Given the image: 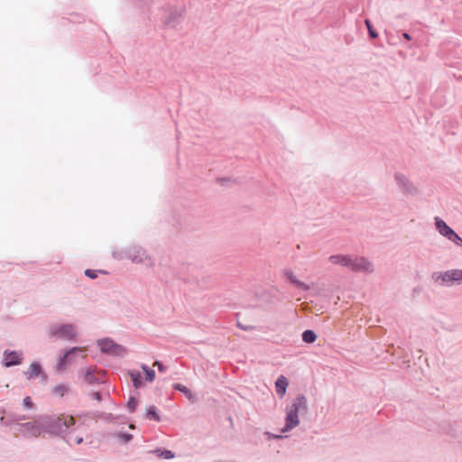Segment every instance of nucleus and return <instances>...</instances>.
<instances>
[{"label":"nucleus","mask_w":462,"mask_h":462,"mask_svg":"<svg viewBox=\"0 0 462 462\" xmlns=\"http://www.w3.org/2000/svg\"><path fill=\"white\" fill-rule=\"evenodd\" d=\"M26 432L32 437H39L42 432H45L43 426V418L41 421H32L23 424V426Z\"/></svg>","instance_id":"7"},{"label":"nucleus","mask_w":462,"mask_h":462,"mask_svg":"<svg viewBox=\"0 0 462 462\" xmlns=\"http://www.w3.org/2000/svg\"><path fill=\"white\" fill-rule=\"evenodd\" d=\"M25 420V417H24V416H23V417H21V418L16 419L15 420H16V421H18V420Z\"/></svg>","instance_id":"33"},{"label":"nucleus","mask_w":462,"mask_h":462,"mask_svg":"<svg viewBox=\"0 0 462 462\" xmlns=\"http://www.w3.org/2000/svg\"><path fill=\"white\" fill-rule=\"evenodd\" d=\"M138 401L135 398H131L127 403V406L131 411H134L137 407Z\"/></svg>","instance_id":"25"},{"label":"nucleus","mask_w":462,"mask_h":462,"mask_svg":"<svg viewBox=\"0 0 462 462\" xmlns=\"http://www.w3.org/2000/svg\"><path fill=\"white\" fill-rule=\"evenodd\" d=\"M287 386L288 381L286 377L283 375L279 376L275 383L277 394L282 397L286 393Z\"/></svg>","instance_id":"12"},{"label":"nucleus","mask_w":462,"mask_h":462,"mask_svg":"<svg viewBox=\"0 0 462 462\" xmlns=\"http://www.w3.org/2000/svg\"><path fill=\"white\" fill-rule=\"evenodd\" d=\"M41 365L37 363H32L28 370L25 372L26 376L31 379L37 377L41 374Z\"/></svg>","instance_id":"13"},{"label":"nucleus","mask_w":462,"mask_h":462,"mask_svg":"<svg viewBox=\"0 0 462 462\" xmlns=\"http://www.w3.org/2000/svg\"><path fill=\"white\" fill-rule=\"evenodd\" d=\"M21 363V354L15 351L5 352V366L19 365Z\"/></svg>","instance_id":"9"},{"label":"nucleus","mask_w":462,"mask_h":462,"mask_svg":"<svg viewBox=\"0 0 462 462\" xmlns=\"http://www.w3.org/2000/svg\"><path fill=\"white\" fill-rule=\"evenodd\" d=\"M435 282L441 285H450L452 282H462V270H451L433 275Z\"/></svg>","instance_id":"4"},{"label":"nucleus","mask_w":462,"mask_h":462,"mask_svg":"<svg viewBox=\"0 0 462 462\" xmlns=\"http://www.w3.org/2000/svg\"><path fill=\"white\" fill-rule=\"evenodd\" d=\"M396 179L398 180V181L400 183H402V184H404V182L406 180L404 177H401V176H397Z\"/></svg>","instance_id":"29"},{"label":"nucleus","mask_w":462,"mask_h":462,"mask_svg":"<svg viewBox=\"0 0 462 462\" xmlns=\"http://www.w3.org/2000/svg\"><path fill=\"white\" fill-rule=\"evenodd\" d=\"M306 409V399L304 396H298L293 402L287 407L286 425L282 431L290 430L299 425V411Z\"/></svg>","instance_id":"3"},{"label":"nucleus","mask_w":462,"mask_h":462,"mask_svg":"<svg viewBox=\"0 0 462 462\" xmlns=\"http://www.w3.org/2000/svg\"><path fill=\"white\" fill-rule=\"evenodd\" d=\"M448 239L454 242L457 245L462 246V238L455 232L448 237Z\"/></svg>","instance_id":"23"},{"label":"nucleus","mask_w":462,"mask_h":462,"mask_svg":"<svg viewBox=\"0 0 462 462\" xmlns=\"http://www.w3.org/2000/svg\"><path fill=\"white\" fill-rule=\"evenodd\" d=\"M316 338L317 336L312 330H305L302 333V340L306 343H313Z\"/></svg>","instance_id":"15"},{"label":"nucleus","mask_w":462,"mask_h":462,"mask_svg":"<svg viewBox=\"0 0 462 462\" xmlns=\"http://www.w3.org/2000/svg\"><path fill=\"white\" fill-rule=\"evenodd\" d=\"M83 349L79 347H73L69 351H68L59 361L58 367L60 370H63L67 367V365L71 363L73 356L76 353L82 352Z\"/></svg>","instance_id":"8"},{"label":"nucleus","mask_w":462,"mask_h":462,"mask_svg":"<svg viewBox=\"0 0 462 462\" xmlns=\"http://www.w3.org/2000/svg\"><path fill=\"white\" fill-rule=\"evenodd\" d=\"M365 23L366 25V28L368 30V32H369V35L372 37V38H377L378 34L377 32L374 30L372 24H371V22L369 20H365Z\"/></svg>","instance_id":"20"},{"label":"nucleus","mask_w":462,"mask_h":462,"mask_svg":"<svg viewBox=\"0 0 462 462\" xmlns=\"http://www.w3.org/2000/svg\"><path fill=\"white\" fill-rule=\"evenodd\" d=\"M147 417L155 420H160V417L157 413L156 407L152 406L147 411Z\"/></svg>","instance_id":"19"},{"label":"nucleus","mask_w":462,"mask_h":462,"mask_svg":"<svg viewBox=\"0 0 462 462\" xmlns=\"http://www.w3.org/2000/svg\"><path fill=\"white\" fill-rule=\"evenodd\" d=\"M69 391V388L65 384H57L52 387L51 393L55 396L63 397Z\"/></svg>","instance_id":"14"},{"label":"nucleus","mask_w":462,"mask_h":462,"mask_svg":"<svg viewBox=\"0 0 462 462\" xmlns=\"http://www.w3.org/2000/svg\"><path fill=\"white\" fill-rule=\"evenodd\" d=\"M153 366H157L160 372L165 371V366L162 363H160L159 361H155L153 363Z\"/></svg>","instance_id":"27"},{"label":"nucleus","mask_w":462,"mask_h":462,"mask_svg":"<svg viewBox=\"0 0 462 462\" xmlns=\"http://www.w3.org/2000/svg\"><path fill=\"white\" fill-rule=\"evenodd\" d=\"M155 452L159 454V457H163L165 459L172 458L174 457L173 453L170 450H156Z\"/></svg>","instance_id":"21"},{"label":"nucleus","mask_w":462,"mask_h":462,"mask_svg":"<svg viewBox=\"0 0 462 462\" xmlns=\"http://www.w3.org/2000/svg\"><path fill=\"white\" fill-rule=\"evenodd\" d=\"M85 274H86L88 277L91 278V279H95V278H97V271H95V270L88 269V270H86V271H85Z\"/></svg>","instance_id":"26"},{"label":"nucleus","mask_w":462,"mask_h":462,"mask_svg":"<svg viewBox=\"0 0 462 462\" xmlns=\"http://www.w3.org/2000/svg\"><path fill=\"white\" fill-rule=\"evenodd\" d=\"M329 262L334 264L346 266L354 272H372V263L363 257H352L351 255L336 254L329 257Z\"/></svg>","instance_id":"2"},{"label":"nucleus","mask_w":462,"mask_h":462,"mask_svg":"<svg viewBox=\"0 0 462 462\" xmlns=\"http://www.w3.org/2000/svg\"><path fill=\"white\" fill-rule=\"evenodd\" d=\"M284 275L289 280V282L295 285L296 287L302 289L304 291L310 290V286L307 285L305 282L299 281L292 272L287 271L284 273Z\"/></svg>","instance_id":"11"},{"label":"nucleus","mask_w":462,"mask_h":462,"mask_svg":"<svg viewBox=\"0 0 462 462\" xmlns=\"http://www.w3.org/2000/svg\"><path fill=\"white\" fill-rule=\"evenodd\" d=\"M403 37H404V39H406V40H408V41H410V40H411V35H410L409 33H407V32H404V33H403Z\"/></svg>","instance_id":"31"},{"label":"nucleus","mask_w":462,"mask_h":462,"mask_svg":"<svg viewBox=\"0 0 462 462\" xmlns=\"http://www.w3.org/2000/svg\"><path fill=\"white\" fill-rule=\"evenodd\" d=\"M175 389L182 392L187 398H189V399H192L193 398V395H192L191 392L186 386L181 385V384L179 383V384L175 385Z\"/></svg>","instance_id":"18"},{"label":"nucleus","mask_w":462,"mask_h":462,"mask_svg":"<svg viewBox=\"0 0 462 462\" xmlns=\"http://www.w3.org/2000/svg\"><path fill=\"white\" fill-rule=\"evenodd\" d=\"M436 226L439 232L444 236H446L448 239L455 232L443 220H441L439 217H436Z\"/></svg>","instance_id":"10"},{"label":"nucleus","mask_w":462,"mask_h":462,"mask_svg":"<svg viewBox=\"0 0 462 462\" xmlns=\"http://www.w3.org/2000/svg\"><path fill=\"white\" fill-rule=\"evenodd\" d=\"M82 440H83V439H82V438H79V439H78L76 440V443H77V444H80V443L82 442Z\"/></svg>","instance_id":"32"},{"label":"nucleus","mask_w":462,"mask_h":462,"mask_svg":"<svg viewBox=\"0 0 462 462\" xmlns=\"http://www.w3.org/2000/svg\"><path fill=\"white\" fill-rule=\"evenodd\" d=\"M130 376L134 387L139 388L142 385L141 374L138 371L130 372Z\"/></svg>","instance_id":"16"},{"label":"nucleus","mask_w":462,"mask_h":462,"mask_svg":"<svg viewBox=\"0 0 462 462\" xmlns=\"http://www.w3.org/2000/svg\"><path fill=\"white\" fill-rule=\"evenodd\" d=\"M23 407H24L25 409H28V410L32 409V408H33V406H34V404H33V402H32V401L31 397H29V396H27V397H25V398L23 399Z\"/></svg>","instance_id":"24"},{"label":"nucleus","mask_w":462,"mask_h":462,"mask_svg":"<svg viewBox=\"0 0 462 462\" xmlns=\"http://www.w3.org/2000/svg\"><path fill=\"white\" fill-rule=\"evenodd\" d=\"M116 437H117L124 443H127L133 439V436L131 434L126 433H117L116 434Z\"/></svg>","instance_id":"22"},{"label":"nucleus","mask_w":462,"mask_h":462,"mask_svg":"<svg viewBox=\"0 0 462 462\" xmlns=\"http://www.w3.org/2000/svg\"><path fill=\"white\" fill-rule=\"evenodd\" d=\"M51 335L59 339H72L76 337V330L72 325H61L51 329Z\"/></svg>","instance_id":"6"},{"label":"nucleus","mask_w":462,"mask_h":462,"mask_svg":"<svg viewBox=\"0 0 462 462\" xmlns=\"http://www.w3.org/2000/svg\"><path fill=\"white\" fill-rule=\"evenodd\" d=\"M91 397L97 401H100L101 400V394L99 392H94L92 393L91 394Z\"/></svg>","instance_id":"28"},{"label":"nucleus","mask_w":462,"mask_h":462,"mask_svg":"<svg viewBox=\"0 0 462 462\" xmlns=\"http://www.w3.org/2000/svg\"><path fill=\"white\" fill-rule=\"evenodd\" d=\"M86 379H87L89 383H91V382H92V381H91V379H90V372H89V371H88V372H87Z\"/></svg>","instance_id":"30"},{"label":"nucleus","mask_w":462,"mask_h":462,"mask_svg":"<svg viewBox=\"0 0 462 462\" xmlns=\"http://www.w3.org/2000/svg\"><path fill=\"white\" fill-rule=\"evenodd\" d=\"M75 424L74 417L71 415L60 414L43 417L45 432L54 435L64 433L70 426Z\"/></svg>","instance_id":"1"},{"label":"nucleus","mask_w":462,"mask_h":462,"mask_svg":"<svg viewBox=\"0 0 462 462\" xmlns=\"http://www.w3.org/2000/svg\"><path fill=\"white\" fill-rule=\"evenodd\" d=\"M142 369L145 372V378L149 382H152L155 378V373L153 370L148 368L147 365H142Z\"/></svg>","instance_id":"17"},{"label":"nucleus","mask_w":462,"mask_h":462,"mask_svg":"<svg viewBox=\"0 0 462 462\" xmlns=\"http://www.w3.org/2000/svg\"><path fill=\"white\" fill-rule=\"evenodd\" d=\"M98 346H100V349L104 353H107L113 356H122L125 354V348L114 343L110 339H102L98 341Z\"/></svg>","instance_id":"5"}]
</instances>
